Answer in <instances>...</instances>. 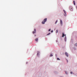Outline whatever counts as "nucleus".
Instances as JSON below:
<instances>
[{"mask_svg":"<svg viewBox=\"0 0 77 77\" xmlns=\"http://www.w3.org/2000/svg\"><path fill=\"white\" fill-rule=\"evenodd\" d=\"M47 18H46L45 19H44L43 21H42V24H45V23L46 21H47Z\"/></svg>","mask_w":77,"mask_h":77,"instance_id":"1","label":"nucleus"},{"mask_svg":"<svg viewBox=\"0 0 77 77\" xmlns=\"http://www.w3.org/2000/svg\"><path fill=\"white\" fill-rule=\"evenodd\" d=\"M63 11L64 13V16L65 17H66V15H67V14H66V11L64 10H63Z\"/></svg>","mask_w":77,"mask_h":77,"instance_id":"2","label":"nucleus"},{"mask_svg":"<svg viewBox=\"0 0 77 77\" xmlns=\"http://www.w3.org/2000/svg\"><path fill=\"white\" fill-rule=\"evenodd\" d=\"M69 9H70L71 10V11H72L73 10H72V7L71 6H70L69 7Z\"/></svg>","mask_w":77,"mask_h":77,"instance_id":"3","label":"nucleus"},{"mask_svg":"<svg viewBox=\"0 0 77 77\" xmlns=\"http://www.w3.org/2000/svg\"><path fill=\"white\" fill-rule=\"evenodd\" d=\"M65 54L66 56H67V57H68V53H67V52H66L65 53Z\"/></svg>","mask_w":77,"mask_h":77,"instance_id":"4","label":"nucleus"},{"mask_svg":"<svg viewBox=\"0 0 77 77\" xmlns=\"http://www.w3.org/2000/svg\"><path fill=\"white\" fill-rule=\"evenodd\" d=\"M66 36V35L64 34L63 33L62 37H63H63H64V36Z\"/></svg>","mask_w":77,"mask_h":77,"instance_id":"5","label":"nucleus"},{"mask_svg":"<svg viewBox=\"0 0 77 77\" xmlns=\"http://www.w3.org/2000/svg\"><path fill=\"white\" fill-rule=\"evenodd\" d=\"M35 32H36V29H34V31H33L32 33L33 34H34V33H35Z\"/></svg>","mask_w":77,"mask_h":77,"instance_id":"6","label":"nucleus"},{"mask_svg":"<svg viewBox=\"0 0 77 77\" xmlns=\"http://www.w3.org/2000/svg\"><path fill=\"white\" fill-rule=\"evenodd\" d=\"M60 23H61V25H62V20H60Z\"/></svg>","mask_w":77,"mask_h":77,"instance_id":"7","label":"nucleus"},{"mask_svg":"<svg viewBox=\"0 0 77 77\" xmlns=\"http://www.w3.org/2000/svg\"><path fill=\"white\" fill-rule=\"evenodd\" d=\"M39 52H37V55L38 56V55H39Z\"/></svg>","mask_w":77,"mask_h":77,"instance_id":"8","label":"nucleus"},{"mask_svg":"<svg viewBox=\"0 0 77 77\" xmlns=\"http://www.w3.org/2000/svg\"><path fill=\"white\" fill-rule=\"evenodd\" d=\"M73 3L74 5H75V1H73Z\"/></svg>","mask_w":77,"mask_h":77,"instance_id":"9","label":"nucleus"},{"mask_svg":"<svg viewBox=\"0 0 77 77\" xmlns=\"http://www.w3.org/2000/svg\"><path fill=\"white\" fill-rule=\"evenodd\" d=\"M65 41H66V37L65 36Z\"/></svg>","mask_w":77,"mask_h":77,"instance_id":"10","label":"nucleus"},{"mask_svg":"<svg viewBox=\"0 0 77 77\" xmlns=\"http://www.w3.org/2000/svg\"><path fill=\"white\" fill-rule=\"evenodd\" d=\"M57 21H58V20H57L55 22V24H56L57 23Z\"/></svg>","mask_w":77,"mask_h":77,"instance_id":"11","label":"nucleus"},{"mask_svg":"<svg viewBox=\"0 0 77 77\" xmlns=\"http://www.w3.org/2000/svg\"><path fill=\"white\" fill-rule=\"evenodd\" d=\"M35 41H38V38H36L35 39Z\"/></svg>","mask_w":77,"mask_h":77,"instance_id":"12","label":"nucleus"},{"mask_svg":"<svg viewBox=\"0 0 77 77\" xmlns=\"http://www.w3.org/2000/svg\"><path fill=\"white\" fill-rule=\"evenodd\" d=\"M75 46H76V47H77V43L75 44Z\"/></svg>","mask_w":77,"mask_h":77,"instance_id":"13","label":"nucleus"},{"mask_svg":"<svg viewBox=\"0 0 77 77\" xmlns=\"http://www.w3.org/2000/svg\"><path fill=\"white\" fill-rule=\"evenodd\" d=\"M58 32V30L57 29L56 31V32L57 33Z\"/></svg>","mask_w":77,"mask_h":77,"instance_id":"14","label":"nucleus"},{"mask_svg":"<svg viewBox=\"0 0 77 77\" xmlns=\"http://www.w3.org/2000/svg\"><path fill=\"white\" fill-rule=\"evenodd\" d=\"M50 57H52L53 56V55L52 54H51L50 56Z\"/></svg>","mask_w":77,"mask_h":77,"instance_id":"15","label":"nucleus"},{"mask_svg":"<svg viewBox=\"0 0 77 77\" xmlns=\"http://www.w3.org/2000/svg\"><path fill=\"white\" fill-rule=\"evenodd\" d=\"M50 35V33H49L47 34V35Z\"/></svg>","mask_w":77,"mask_h":77,"instance_id":"16","label":"nucleus"},{"mask_svg":"<svg viewBox=\"0 0 77 77\" xmlns=\"http://www.w3.org/2000/svg\"><path fill=\"white\" fill-rule=\"evenodd\" d=\"M51 31V29H49V32H50V31Z\"/></svg>","mask_w":77,"mask_h":77,"instance_id":"17","label":"nucleus"},{"mask_svg":"<svg viewBox=\"0 0 77 77\" xmlns=\"http://www.w3.org/2000/svg\"><path fill=\"white\" fill-rule=\"evenodd\" d=\"M57 60H60V59H59V58H57Z\"/></svg>","mask_w":77,"mask_h":77,"instance_id":"18","label":"nucleus"},{"mask_svg":"<svg viewBox=\"0 0 77 77\" xmlns=\"http://www.w3.org/2000/svg\"><path fill=\"white\" fill-rule=\"evenodd\" d=\"M53 32V30H51V32L52 33V32Z\"/></svg>","mask_w":77,"mask_h":77,"instance_id":"19","label":"nucleus"},{"mask_svg":"<svg viewBox=\"0 0 77 77\" xmlns=\"http://www.w3.org/2000/svg\"><path fill=\"white\" fill-rule=\"evenodd\" d=\"M67 63L68 62V60H67Z\"/></svg>","mask_w":77,"mask_h":77,"instance_id":"20","label":"nucleus"},{"mask_svg":"<svg viewBox=\"0 0 77 77\" xmlns=\"http://www.w3.org/2000/svg\"><path fill=\"white\" fill-rule=\"evenodd\" d=\"M70 73L71 74H72V72H71Z\"/></svg>","mask_w":77,"mask_h":77,"instance_id":"21","label":"nucleus"}]
</instances>
